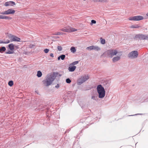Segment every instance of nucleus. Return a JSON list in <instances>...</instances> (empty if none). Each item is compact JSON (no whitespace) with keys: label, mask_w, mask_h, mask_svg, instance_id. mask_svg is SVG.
<instances>
[{"label":"nucleus","mask_w":148,"mask_h":148,"mask_svg":"<svg viewBox=\"0 0 148 148\" xmlns=\"http://www.w3.org/2000/svg\"><path fill=\"white\" fill-rule=\"evenodd\" d=\"M15 5V3L13 1H9L6 2L5 3L4 5L7 7L9 5L13 6Z\"/></svg>","instance_id":"obj_11"},{"label":"nucleus","mask_w":148,"mask_h":148,"mask_svg":"<svg viewBox=\"0 0 148 148\" xmlns=\"http://www.w3.org/2000/svg\"><path fill=\"white\" fill-rule=\"evenodd\" d=\"M143 19V17L141 16H137L131 17L129 18V19L131 21H139Z\"/></svg>","instance_id":"obj_9"},{"label":"nucleus","mask_w":148,"mask_h":148,"mask_svg":"<svg viewBox=\"0 0 148 148\" xmlns=\"http://www.w3.org/2000/svg\"><path fill=\"white\" fill-rule=\"evenodd\" d=\"M101 42L102 44H104L105 43V39H102V38H101Z\"/></svg>","instance_id":"obj_25"},{"label":"nucleus","mask_w":148,"mask_h":148,"mask_svg":"<svg viewBox=\"0 0 148 148\" xmlns=\"http://www.w3.org/2000/svg\"><path fill=\"white\" fill-rule=\"evenodd\" d=\"M66 82L67 83L69 84L71 82V81L69 78H67L66 79Z\"/></svg>","instance_id":"obj_31"},{"label":"nucleus","mask_w":148,"mask_h":148,"mask_svg":"<svg viewBox=\"0 0 148 148\" xmlns=\"http://www.w3.org/2000/svg\"><path fill=\"white\" fill-rule=\"evenodd\" d=\"M140 34L136 35L134 37V39H137V38L139 39Z\"/></svg>","instance_id":"obj_32"},{"label":"nucleus","mask_w":148,"mask_h":148,"mask_svg":"<svg viewBox=\"0 0 148 148\" xmlns=\"http://www.w3.org/2000/svg\"><path fill=\"white\" fill-rule=\"evenodd\" d=\"M93 50L98 51L100 49V48L98 46L92 45Z\"/></svg>","instance_id":"obj_15"},{"label":"nucleus","mask_w":148,"mask_h":148,"mask_svg":"<svg viewBox=\"0 0 148 148\" xmlns=\"http://www.w3.org/2000/svg\"><path fill=\"white\" fill-rule=\"evenodd\" d=\"M4 16L0 15V19H3Z\"/></svg>","instance_id":"obj_36"},{"label":"nucleus","mask_w":148,"mask_h":148,"mask_svg":"<svg viewBox=\"0 0 148 148\" xmlns=\"http://www.w3.org/2000/svg\"><path fill=\"white\" fill-rule=\"evenodd\" d=\"M140 27V26H139L138 25H132L130 27L131 28H137Z\"/></svg>","instance_id":"obj_20"},{"label":"nucleus","mask_w":148,"mask_h":148,"mask_svg":"<svg viewBox=\"0 0 148 148\" xmlns=\"http://www.w3.org/2000/svg\"><path fill=\"white\" fill-rule=\"evenodd\" d=\"M60 87V86L59 84H57L56 85V86L55 87L57 88H59Z\"/></svg>","instance_id":"obj_37"},{"label":"nucleus","mask_w":148,"mask_h":148,"mask_svg":"<svg viewBox=\"0 0 148 148\" xmlns=\"http://www.w3.org/2000/svg\"><path fill=\"white\" fill-rule=\"evenodd\" d=\"M8 36L10 40V42H20L21 39L20 38L11 34H9Z\"/></svg>","instance_id":"obj_6"},{"label":"nucleus","mask_w":148,"mask_h":148,"mask_svg":"<svg viewBox=\"0 0 148 148\" xmlns=\"http://www.w3.org/2000/svg\"><path fill=\"white\" fill-rule=\"evenodd\" d=\"M92 99H93L94 100H96L97 99V97H96L95 96H92Z\"/></svg>","instance_id":"obj_34"},{"label":"nucleus","mask_w":148,"mask_h":148,"mask_svg":"<svg viewBox=\"0 0 148 148\" xmlns=\"http://www.w3.org/2000/svg\"><path fill=\"white\" fill-rule=\"evenodd\" d=\"M79 62L78 61H75L70 64V66L74 65L77 64Z\"/></svg>","instance_id":"obj_21"},{"label":"nucleus","mask_w":148,"mask_h":148,"mask_svg":"<svg viewBox=\"0 0 148 148\" xmlns=\"http://www.w3.org/2000/svg\"><path fill=\"white\" fill-rule=\"evenodd\" d=\"M139 39L148 40V35H144L141 34H140Z\"/></svg>","instance_id":"obj_12"},{"label":"nucleus","mask_w":148,"mask_h":148,"mask_svg":"<svg viewBox=\"0 0 148 148\" xmlns=\"http://www.w3.org/2000/svg\"><path fill=\"white\" fill-rule=\"evenodd\" d=\"M89 78V77L87 75H85L81 76L77 81V85H80L87 81Z\"/></svg>","instance_id":"obj_3"},{"label":"nucleus","mask_w":148,"mask_h":148,"mask_svg":"<svg viewBox=\"0 0 148 148\" xmlns=\"http://www.w3.org/2000/svg\"><path fill=\"white\" fill-rule=\"evenodd\" d=\"M62 47L61 46H58L57 47L58 50L59 51H61L62 50Z\"/></svg>","instance_id":"obj_27"},{"label":"nucleus","mask_w":148,"mask_h":148,"mask_svg":"<svg viewBox=\"0 0 148 148\" xmlns=\"http://www.w3.org/2000/svg\"><path fill=\"white\" fill-rule=\"evenodd\" d=\"M135 114V115H131V116H134V115H138V114Z\"/></svg>","instance_id":"obj_41"},{"label":"nucleus","mask_w":148,"mask_h":148,"mask_svg":"<svg viewBox=\"0 0 148 148\" xmlns=\"http://www.w3.org/2000/svg\"><path fill=\"white\" fill-rule=\"evenodd\" d=\"M76 67L75 66H70L68 68V70L69 71L73 72L75 70Z\"/></svg>","instance_id":"obj_13"},{"label":"nucleus","mask_w":148,"mask_h":148,"mask_svg":"<svg viewBox=\"0 0 148 148\" xmlns=\"http://www.w3.org/2000/svg\"><path fill=\"white\" fill-rule=\"evenodd\" d=\"M36 92L37 94H38V91H36Z\"/></svg>","instance_id":"obj_43"},{"label":"nucleus","mask_w":148,"mask_h":148,"mask_svg":"<svg viewBox=\"0 0 148 148\" xmlns=\"http://www.w3.org/2000/svg\"><path fill=\"white\" fill-rule=\"evenodd\" d=\"M56 77L54 73L49 74L46 76L45 79L42 81L43 84L46 86L51 85Z\"/></svg>","instance_id":"obj_1"},{"label":"nucleus","mask_w":148,"mask_h":148,"mask_svg":"<svg viewBox=\"0 0 148 148\" xmlns=\"http://www.w3.org/2000/svg\"><path fill=\"white\" fill-rule=\"evenodd\" d=\"M60 59V56H59L58 58V59L59 60Z\"/></svg>","instance_id":"obj_40"},{"label":"nucleus","mask_w":148,"mask_h":148,"mask_svg":"<svg viewBox=\"0 0 148 148\" xmlns=\"http://www.w3.org/2000/svg\"><path fill=\"white\" fill-rule=\"evenodd\" d=\"M13 84V82L12 81H10L8 82V85L10 86H12Z\"/></svg>","instance_id":"obj_29"},{"label":"nucleus","mask_w":148,"mask_h":148,"mask_svg":"<svg viewBox=\"0 0 148 148\" xmlns=\"http://www.w3.org/2000/svg\"><path fill=\"white\" fill-rule=\"evenodd\" d=\"M61 30L64 32H72L76 31L77 29L72 27H69L68 28L64 27Z\"/></svg>","instance_id":"obj_8"},{"label":"nucleus","mask_w":148,"mask_h":148,"mask_svg":"<svg viewBox=\"0 0 148 148\" xmlns=\"http://www.w3.org/2000/svg\"><path fill=\"white\" fill-rule=\"evenodd\" d=\"M105 1V0H94V1L95 2H103Z\"/></svg>","instance_id":"obj_30"},{"label":"nucleus","mask_w":148,"mask_h":148,"mask_svg":"<svg viewBox=\"0 0 148 148\" xmlns=\"http://www.w3.org/2000/svg\"><path fill=\"white\" fill-rule=\"evenodd\" d=\"M97 90L99 98H103L105 95V92L104 88L101 85H99L97 86Z\"/></svg>","instance_id":"obj_2"},{"label":"nucleus","mask_w":148,"mask_h":148,"mask_svg":"<svg viewBox=\"0 0 148 148\" xmlns=\"http://www.w3.org/2000/svg\"><path fill=\"white\" fill-rule=\"evenodd\" d=\"M50 56L52 57H54L53 54L52 53H50Z\"/></svg>","instance_id":"obj_38"},{"label":"nucleus","mask_w":148,"mask_h":148,"mask_svg":"<svg viewBox=\"0 0 148 148\" xmlns=\"http://www.w3.org/2000/svg\"><path fill=\"white\" fill-rule=\"evenodd\" d=\"M146 15H147V16H148V13H147L146 14Z\"/></svg>","instance_id":"obj_42"},{"label":"nucleus","mask_w":148,"mask_h":148,"mask_svg":"<svg viewBox=\"0 0 148 148\" xmlns=\"http://www.w3.org/2000/svg\"><path fill=\"white\" fill-rule=\"evenodd\" d=\"M6 50V48L4 47H0V53H3Z\"/></svg>","instance_id":"obj_16"},{"label":"nucleus","mask_w":148,"mask_h":148,"mask_svg":"<svg viewBox=\"0 0 148 148\" xmlns=\"http://www.w3.org/2000/svg\"><path fill=\"white\" fill-rule=\"evenodd\" d=\"M64 34H65V33H64L60 32H57L56 33H55V34H54V35H63Z\"/></svg>","instance_id":"obj_22"},{"label":"nucleus","mask_w":148,"mask_h":148,"mask_svg":"<svg viewBox=\"0 0 148 148\" xmlns=\"http://www.w3.org/2000/svg\"><path fill=\"white\" fill-rule=\"evenodd\" d=\"M14 53V51H7L6 52H5L7 54H12Z\"/></svg>","instance_id":"obj_23"},{"label":"nucleus","mask_w":148,"mask_h":148,"mask_svg":"<svg viewBox=\"0 0 148 148\" xmlns=\"http://www.w3.org/2000/svg\"><path fill=\"white\" fill-rule=\"evenodd\" d=\"M86 49L89 50H90V51L91 50H93L92 46H90V47H87L86 48Z\"/></svg>","instance_id":"obj_26"},{"label":"nucleus","mask_w":148,"mask_h":148,"mask_svg":"<svg viewBox=\"0 0 148 148\" xmlns=\"http://www.w3.org/2000/svg\"><path fill=\"white\" fill-rule=\"evenodd\" d=\"M70 50L71 52L73 53H75L76 51V50L74 47H72L71 48Z\"/></svg>","instance_id":"obj_19"},{"label":"nucleus","mask_w":148,"mask_h":148,"mask_svg":"<svg viewBox=\"0 0 148 148\" xmlns=\"http://www.w3.org/2000/svg\"><path fill=\"white\" fill-rule=\"evenodd\" d=\"M8 48L11 51H13L14 49V45L12 43L9 44L8 45Z\"/></svg>","instance_id":"obj_14"},{"label":"nucleus","mask_w":148,"mask_h":148,"mask_svg":"<svg viewBox=\"0 0 148 148\" xmlns=\"http://www.w3.org/2000/svg\"><path fill=\"white\" fill-rule=\"evenodd\" d=\"M110 86V85L109 84H108V85L107 86H106V88H108V87L109 86Z\"/></svg>","instance_id":"obj_39"},{"label":"nucleus","mask_w":148,"mask_h":148,"mask_svg":"<svg viewBox=\"0 0 148 148\" xmlns=\"http://www.w3.org/2000/svg\"><path fill=\"white\" fill-rule=\"evenodd\" d=\"M122 55L121 52L119 53L117 55V56L114 57L112 59V62L114 63L119 61L121 59V57Z\"/></svg>","instance_id":"obj_10"},{"label":"nucleus","mask_w":148,"mask_h":148,"mask_svg":"<svg viewBox=\"0 0 148 148\" xmlns=\"http://www.w3.org/2000/svg\"><path fill=\"white\" fill-rule=\"evenodd\" d=\"M12 18L7 16H4L3 19L11 20Z\"/></svg>","instance_id":"obj_24"},{"label":"nucleus","mask_w":148,"mask_h":148,"mask_svg":"<svg viewBox=\"0 0 148 148\" xmlns=\"http://www.w3.org/2000/svg\"><path fill=\"white\" fill-rule=\"evenodd\" d=\"M49 51V49H45L44 50V52L45 53H48Z\"/></svg>","instance_id":"obj_33"},{"label":"nucleus","mask_w":148,"mask_h":148,"mask_svg":"<svg viewBox=\"0 0 148 148\" xmlns=\"http://www.w3.org/2000/svg\"><path fill=\"white\" fill-rule=\"evenodd\" d=\"M138 55L137 51H134L129 53L128 55V57L131 59H135L137 58Z\"/></svg>","instance_id":"obj_5"},{"label":"nucleus","mask_w":148,"mask_h":148,"mask_svg":"<svg viewBox=\"0 0 148 148\" xmlns=\"http://www.w3.org/2000/svg\"><path fill=\"white\" fill-rule=\"evenodd\" d=\"M42 75V73L40 71H38L37 72V76L38 77H40Z\"/></svg>","instance_id":"obj_18"},{"label":"nucleus","mask_w":148,"mask_h":148,"mask_svg":"<svg viewBox=\"0 0 148 148\" xmlns=\"http://www.w3.org/2000/svg\"><path fill=\"white\" fill-rule=\"evenodd\" d=\"M15 12V11L14 10L12 9H10L6 11L0 12V14L5 15L13 14Z\"/></svg>","instance_id":"obj_7"},{"label":"nucleus","mask_w":148,"mask_h":148,"mask_svg":"<svg viewBox=\"0 0 148 148\" xmlns=\"http://www.w3.org/2000/svg\"><path fill=\"white\" fill-rule=\"evenodd\" d=\"M60 56V58L62 60H64L65 57V56L63 54L61 55Z\"/></svg>","instance_id":"obj_28"},{"label":"nucleus","mask_w":148,"mask_h":148,"mask_svg":"<svg viewBox=\"0 0 148 148\" xmlns=\"http://www.w3.org/2000/svg\"><path fill=\"white\" fill-rule=\"evenodd\" d=\"M10 42V41L9 40H7L6 41H0V44L4 43V44H8Z\"/></svg>","instance_id":"obj_17"},{"label":"nucleus","mask_w":148,"mask_h":148,"mask_svg":"<svg viewBox=\"0 0 148 148\" xmlns=\"http://www.w3.org/2000/svg\"><path fill=\"white\" fill-rule=\"evenodd\" d=\"M91 23L92 24H95L96 23V21H95L92 20H91Z\"/></svg>","instance_id":"obj_35"},{"label":"nucleus","mask_w":148,"mask_h":148,"mask_svg":"<svg viewBox=\"0 0 148 148\" xmlns=\"http://www.w3.org/2000/svg\"><path fill=\"white\" fill-rule=\"evenodd\" d=\"M121 52L118 51L116 50L113 49L108 50L106 53L109 57L112 58L113 56L118 54L119 53Z\"/></svg>","instance_id":"obj_4"}]
</instances>
